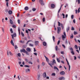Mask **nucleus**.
<instances>
[{
	"mask_svg": "<svg viewBox=\"0 0 80 80\" xmlns=\"http://www.w3.org/2000/svg\"><path fill=\"white\" fill-rule=\"evenodd\" d=\"M51 63H52V64L50 63H48V64L49 65H50L51 67L52 68V65H53V63H56V62H55V60L54 59H53L52 62L51 61Z\"/></svg>",
	"mask_w": 80,
	"mask_h": 80,
	"instance_id": "obj_1",
	"label": "nucleus"
},
{
	"mask_svg": "<svg viewBox=\"0 0 80 80\" xmlns=\"http://www.w3.org/2000/svg\"><path fill=\"white\" fill-rule=\"evenodd\" d=\"M70 50L71 51H73V48H71L70 49Z\"/></svg>",
	"mask_w": 80,
	"mask_h": 80,
	"instance_id": "obj_40",
	"label": "nucleus"
},
{
	"mask_svg": "<svg viewBox=\"0 0 80 80\" xmlns=\"http://www.w3.org/2000/svg\"><path fill=\"white\" fill-rule=\"evenodd\" d=\"M61 27H62V30H63V24H62V23H61Z\"/></svg>",
	"mask_w": 80,
	"mask_h": 80,
	"instance_id": "obj_27",
	"label": "nucleus"
},
{
	"mask_svg": "<svg viewBox=\"0 0 80 80\" xmlns=\"http://www.w3.org/2000/svg\"><path fill=\"white\" fill-rule=\"evenodd\" d=\"M57 60L58 62H60V59L58 58H57Z\"/></svg>",
	"mask_w": 80,
	"mask_h": 80,
	"instance_id": "obj_28",
	"label": "nucleus"
},
{
	"mask_svg": "<svg viewBox=\"0 0 80 80\" xmlns=\"http://www.w3.org/2000/svg\"><path fill=\"white\" fill-rule=\"evenodd\" d=\"M60 10H61V8H60L59 9V10L58 11V13H60Z\"/></svg>",
	"mask_w": 80,
	"mask_h": 80,
	"instance_id": "obj_53",
	"label": "nucleus"
},
{
	"mask_svg": "<svg viewBox=\"0 0 80 80\" xmlns=\"http://www.w3.org/2000/svg\"><path fill=\"white\" fill-rule=\"evenodd\" d=\"M24 10H28V7H26L24 8Z\"/></svg>",
	"mask_w": 80,
	"mask_h": 80,
	"instance_id": "obj_12",
	"label": "nucleus"
},
{
	"mask_svg": "<svg viewBox=\"0 0 80 80\" xmlns=\"http://www.w3.org/2000/svg\"><path fill=\"white\" fill-rule=\"evenodd\" d=\"M69 71L70 70V65H69Z\"/></svg>",
	"mask_w": 80,
	"mask_h": 80,
	"instance_id": "obj_58",
	"label": "nucleus"
},
{
	"mask_svg": "<svg viewBox=\"0 0 80 80\" xmlns=\"http://www.w3.org/2000/svg\"><path fill=\"white\" fill-rule=\"evenodd\" d=\"M5 12L6 13H8V9H6L5 10Z\"/></svg>",
	"mask_w": 80,
	"mask_h": 80,
	"instance_id": "obj_49",
	"label": "nucleus"
},
{
	"mask_svg": "<svg viewBox=\"0 0 80 80\" xmlns=\"http://www.w3.org/2000/svg\"><path fill=\"white\" fill-rule=\"evenodd\" d=\"M63 34L64 35H62V40H65V38H66V37L67 36L66 35V33L65 32H64Z\"/></svg>",
	"mask_w": 80,
	"mask_h": 80,
	"instance_id": "obj_2",
	"label": "nucleus"
},
{
	"mask_svg": "<svg viewBox=\"0 0 80 80\" xmlns=\"http://www.w3.org/2000/svg\"><path fill=\"white\" fill-rule=\"evenodd\" d=\"M8 13L9 15H11L12 14V11L11 10H9L8 11Z\"/></svg>",
	"mask_w": 80,
	"mask_h": 80,
	"instance_id": "obj_8",
	"label": "nucleus"
},
{
	"mask_svg": "<svg viewBox=\"0 0 80 80\" xmlns=\"http://www.w3.org/2000/svg\"><path fill=\"white\" fill-rule=\"evenodd\" d=\"M35 45H38V43H39V42H38V41H35Z\"/></svg>",
	"mask_w": 80,
	"mask_h": 80,
	"instance_id": "obj_10",
	"label": "nucleus"
},
{
	"mask_svg": "<svg viewBox=\"0 0 80 80\" xmlns=\"http://www.w3.org/2000/svg\"><path fill=\"white\" fill-rule=\"evenodd\" d=\"M40 77V75H38V77H37L38 80H39Z\"/></svg>",
	"mask_w": 80,
	"mask_h": 80,
	"instance_id": "obj_21",
	"label": "nucleus"
},
{
	"mask_svg": "<svg viewBox=\"0 0 80 80\" xmlns=\"http://www.w3.org/2000/svg\"><path fill=\"white\" fill-rule=\"evenodd\" d=\"M18 57H20L21 56V54H20V53H18Z\"/></svg>",
	"mask_w": 80,
	"mask_h": 80,
	"instance_id": "obj_50",
	"label": "nucleus"
},
{
	"mask_svg": "<svg viewBox=\"0 0 80 80\" xmlns=\"http://www.w3.org/2000/svg\"><path fill=\"white\" fill-rule=\"evenodd\" d=\"M21 35L22 37H24V34L22 32H21Z\"/></svg>",
	"mask_w": 80,
	"mask_h": 80,
	"instance_id": "obj_43",
	"label": "nucleus"
},
{
	"mask_svg": "<svg viewBox=\"0 0 80 80\" xmlns=\"http://www.w3.org/2000/svg\"><path fill=\"white\" fill-rule=\"evenodd\" d=\"M58 33L59 34L60 32V31H61V28L60 27H58Z\"/></svg>",
	"mask_w": 80,
	"mask_h": 80,
	"instance_id": "obj_3",
	"label": "nucleus"
},
{
	"mask_svg": "<svg viewBox=\"0 0 80 80\" xmlns=\"http://www.w3.org/2000/svg\"><path fill=\"white\" fill-rule=\"evenodd\" d=\"M30 69L28 68H27V69H26V72H30Z\"/></svg>",
	"mask_w": 80,
	"mask_h": 80,
	"instance_id": "obj_15",
	"label": "nucleus"
},
{
	"mask_svg": "<svg viewBox=\"0 0 80 80\" xmlns=\"http://www.w3.org/2000/svg\"><path fill=\"white\" fill-rule=\"evenodd\" d=\"M29 45L30 47H33V45L31 44H30Z\"/></svg>",
	"mask_w": 80,
	"mask_h": 80,
	"instance_id": "obj_37",
	"label": "nucleus"
},
{
	"mask_svg": "<svg viewBox=\"0 0 80 80\" xmlns=\"http://www.w3.org/2000/svg\"><path fill=\"white\" fill-rule=\"evenodd\" d=\"M24 67H27V68H29V67H30V66H29L28 65H25L24 66Z\"/></svg>",
	"mask_w": 80,
	"mask_h": 80,
	"instance_id": "obj_26",
	"label": "nucleus"
},
{
	"mask_svg": "<svg viewBox=\"0 0 80 80\" xmlns=\"http://www.w3.org/2000/svg\"><path fill=\"white\" fill-rule=\"evenodd\" d=\"M31 40H29V41H28V42L26 43V44H28V42H31Z\"/></svg>",
	"mask_w": 80,
	"mask_h": 80,
	"instance_id": "obj_56",
	"label": "nucleus"
},
{
	"mask_svg": "<svg viewBox=\"0 0 80 80\" xmlns=\"http://www.w3.org/2000/svg\"><path fill=\"white\" fill-rule=\"evenodd\" d=\"M62 47H63V48H65V45H64L63 44H62Z\"/></svg>",
	"mask_w": 80,
	"mask_h": 80,
	"instance_id": "obj_47",
	"label": "nucleus"
},
{
	"mask_svg": "<svg viewBox=\"0 0 80 80\" xmlns=\"http://www.w3.org/2000/svg\"><path fill=\"white\" fill-rule=\"evenodd\" d=\"M65 43L66 44H67V43H68L67 40L65 41Z\"/></svg>",
	"mask_w": 80,
	"mask_h": 80,
	"instance_id": "obj_64",
	"label": "nucleus"
},
{
	"mask_svg": "<svg viewBox=\"0 0 80 80\" xmlns=\"http://www.w3.org/2000/svg\"><path fill=\"white\" fill-rule=\"evenodd\" d=\"M58 79L59 80H65V78L63 77H60L59 78H58Z\"/></svg>",
	"mask_w": 80,
	"mask_h": 80,
	"instance_id": "obj_5",
	"label": "nucleus"
},
{
	"mask_svg": "<svg viewBox=\"0 0 80 80\" xmlns=\"http://www.w3.org/2000/svg\"><path fill=\"white\" fill-rule=\"evenodd\" d=\"M17 35V34H16L15 33H14L13 34V36L14 37H16V36Z\"/></svg>",
	"mask_w": 80,
	"mask_h": 80,
	"instance_id": "obj_22",
	"label": "nucleus"
},
{
	"mask_svg": "<svg viewBox=\"0 0 80 80\" xmlns=\"http://www.w3.org/2000/svg\"><path fill=\"white\" fill-rule=\"evenodd\" d=\"M69 30H70V27H68L67 28V31L68 32V31H69Z\"/></svg>",
	"mask_w": 80,
	"mask_h": 80,
	"instance_id": "obj_16",
	"label": "nucleus"
},
{
	"mask_svg": "<svg viewBox=\"0 0 80 80\" xmlns=\"http://www.w3.org/2000/svg\"><path fill=\"white\" fill-rule=\"evenodd\" d=\"M73 22L74 23H75V19H74L73 20Z\"/></svg>",
	"mask_w": 80,
	"mask_h": 80,
	"instance_id": "obj_63",
	"label": "nucleus"
},
{
	"mask_svg": "<svg viewBox=\"0 0 80 80\" xmlns=\"http://www.w3.org/2000/svg\"><path fill=\"white\" fill-rule=\"evenodd\" d=\"M39 3H40L41 5L42 6L44 5V3H43V0H39Z\"/></svg>",
	"mask_w": 80,
	"mask_h": 80,
	"instance_id": "obj_4",
	"label": "nucleus"
},
{
	"mask_svg": "<svg viewBox=\"0 0 80 80\" xmlns=\"http://www.w3.org/2000/svg\"><path fill=\"white\" fill-rule=\"evenodd\" d=\"M28 63H29V64H31V65H32V64H33V63H32V62H31L30 61H29L28 62Z\"/></svg>",
	"mask_w": 80,
	"mask_h": 80,
	"instance_id": "obj_36",
	"label": "nucleus"
},
{
	"mask_svg": "<svg viewBox=\"0 0 80 80\" xmlns=\"http://www.w3.org/2000/svg\"><path fill=\"white\" fill-rule=\"evenodd\" d=\"M43 44L44 46H46L47 45V43L46 42H43Z\"/></svg>",
	"mask_w": 80,
	"mask_h": 80,
	"instance_id": "obj_13",
	"label": "nucleus"
},
{
	"mask_svg": "<svg viewBox=\"0 0 80 80\" xmlns=\"http://www.w3.org/2000/svg\"><path fill=\"white\" fill-rule=\"evenodd\" d=\"M32 10L33 11V12L35 11L36 10V9L35 8H33L32 9Z\"/></svg>",
	"mask_w": 80,
	"mask_h": 80,
	"instance_id": "obj_41",
	"label": "nucleus"
},
{
	"mask_svg": "<svg viewBox=\"0 0 80 80\" xmlns=\"http://www.w3.org/2000/svg\"><path fill=\"white\" fill-rule=\"evenodd\" d=\"M25 60L27 62H28V59L27 58H25Z\"/></svg>",
	"mask_w": 80,
	"mask_h": 80,
	"instance_id": "obj_57",
	"label": "nucleus"
},
{
	"mask_svg": "<svg viewBox=\"0 0 80 80\" xmlns=\"http://www.w3.org/2000/svg\"><path fill=\"white\" fill-rule=\"evenodd\" d=\"M54 69H56V70H57L58 71V69L57 67L56 66H54Z\"/></svg>",
	"mask_w": 80,
	"mask_h": 80,
	"instance_id": "obj_19",
	"label": "nucleus"
},
{
	"mask_svg": "<svg viewBox=\"0 0 80 80\" xmlns=\"http://www.w3.org/2000/svg\"><path fill=\"white\" fill-rule=\"evenodd\" d=\"M6 5L7 7H8V2H6Z\"/></svg>",
	"mask_w": 80,
	"mask_h": 80,
	"instance_id": "obj_46",
	"label": "nucleus"
},
{
	"mask_svg": "<svg viewBox=\"0 0 80 80\" xmlns=\"http://www.w3.org/2000/svg\"><path fill=\"white\" fill-rule=\"evenodd\" d=\"M75 48H76V49H78V46H77V45H75Z\"/></svg>",
	"mask_w": 80,
	"mask_h": 80,
	"instance_id": "obj_38",
	"label": "nucleus"
},
{
	"mask_svg": "<svg viewBox=\"0 0 80 80\" xmlns=\"http://www.w3.org/2000/svg\"><path fill=\"white\" fill-rule=\"evenodd\" d=\"M9 53L10 55H12V56L13 55V54L11 52H9Z\"/></svg>",
	"mask_w": 80,
	"mask_h": 80,
	"instance_id": "obj_34",
	"label": "nucleus"
},
{
	"mask_svg": "<svg viewBox=\"0 0 80 80\" xmlns=\"http://www.w3.org/2000/svg\"><path fill=\"white\" fill-rule=\"evenodd\" d=\"M45 58H46V60L47 62H49V60H48V58H47V57L46 56H45Z\"/></svg>",
	"mask_w": 80,
	"mask_h": 80,
	"instance_id": "obj_18",
	"label": "nucleus"
},
{
	"mask_svg": "<svg viewBox=\"0 0 80 80\" xmlns=\"http://www.w3.org/2000/svg\"><path fill=\"white\" fill-rule=\"evenodd\" d=\"M52 38H53V42H55V37H54V36H53Z\"/></svg>",
	"mask_w": 80,
	"mask_h": 80,
	"instance_id": "obj_30",
	"label": "nucleus"
},
{
	"mask_svg": "<svg viewBox=\"0 0 80 80\" xmlns=\"http://www.w3.org/2000/svg\"><path fill=\"white\" fill-rule=\"evenodd\" d=\"M60 25H61V23L60 22H58V26H60Z\"/></svg>",
	"mask_w": 80,
	"mask_h": 80,
	"instance_id": "obj_32",
	"label": "nucleus"
},
{
	"mask_svg": "<svg viewBox=\"0 0 80 80\" xmlns=\"http://www.w3.org/2000/svg\"><path fill=\"white\" fill-rule=\"evenodd\" d=\"M45 18H43L42 19L43 22H45Z\"/></svg>",
	"mask_w": 80,
	"mask_h": 80,
	"instance_id": "obj_39",
	"label": "nucleus"
},
{
	"mask_svg": "<svg viewBox=\"0 0 80 80\" xmlns=\"http://www.w3.org/2000/svg\"><path fill=\"white\" fill-rule=\"evenodd\" d=\"M27 51L28 52H30V51H31V49L30 48H28L26 49Z\"/></svg>",
	"mask_w": 80,
	"mask_h": 80,
	"instance_id": "obj_9",
	"label": "nucleus"
},
{
	"mask_svg": "<svg viewBox=\"0 0 80 80\" xmlns=\"http://www.w3.org/2000/svg\"><path fill=\"white\" fill-rule=\"evenodd\" d=\"M78 4H80V0H78Z\"/></svg>",
	"mask_w": 80,
	"mask_h": 80,
	"instance_id": "obj_62",
	"label": "nucleus"
},
{
	"mask_svg": "<svg viewBox=\"0 0 80 80\" xmlns=\"http://www.w3.org/2000/svg\"><path fill=\"white\" fill-rule=\"evenodd\" d=\"M43 78H46L47 77V74H46V72H45L43 73Z\"/></svg>",
	"mask_w": 80,
	"mask_h": 80,
	"instance_id": "obj_6",
	"label": "nucleus"
},
{
	"mask_svg": "<svg viewBox=\"0 0 80 80\" xmlns=\"http://www.w3.org/2000/svg\"><path fill=\"white\" fill-rule=\"evenodd\" d=\"M11 43L13 45V46H14V43H13V40H12L11 41Z\"/></svg>",
	"mask_w": 80,
	"mask_h": 80,
	"instance_id": "obj_14",
	"label": "nucleus"
},
{
	"mask_svg": "<svg viewBox=\"0 0 80 80\" xmlns=\"http://www.w3.org/2000/svg\"><path fill=\"white\" fill-rule=\"evenodd\" d=\"M62 16H63V18H65V14H64L63 13H62Z\"/></svg>",
	"mask_w": 80,
	"mask_h": 80,
	"instance_id": "obj_45",
	"label": "nucleus"
},
{
	"mask_svg": "<svg viewBox=\"0 0 80 80\" xmlns=\"http://www.w3.org/2000/svg\"><path fill=\"white\" fill-rule=\"evenodd\" d=\"M10 22L11 24H13V21H12V20L11 19L10 20Z\"/></svg>",
	"mask_w": 80,
	"mask_h": 80,
	"instance_id": "obj_20",
	"label": "nucleus"
},
{
	"mask_svg": "<svg viewBox=\"0 0 80 80\" xmlns=\"http://www.w3.org/2000/svg\"><path fill=\"white\" fill-rule=\"evenodd\" d=\"M22 48H26V46H25V45H23L22 46Z\"/></svg>",
	"mask_w": 80,
	"mask_h": 80,
	"instance_id": "obj_54",
	"label": "nucleus"
},
{
	"mask_svg": "<svg viewBox=\"0 0 80 80\" xmlns=\"http://www.w3.org/2000/svg\"><path fill=\"white\" fill-rule=\"evenodd\" d=\"M74 35H77V32L75 31H74Z\"/></svg>",
	"mask_w": 80,
	"mask_h": 80,
	"instance_id": "obj_42",
	"label": "nucleus"
},
{
	"mask_svg": "<svg viewBox=\"0 0 80 80\" xmlns=\"http://www.w3.org/2000/svg\"><path fill=\"white\" fill-rule=\"evenodd\" d=\"M74 17V16L73 15H72L71 16V18L72 19H73Z\"/></svg>",
	"mask_w": 80,
	"mask_h": 80,
	"instance_id": "obj_29",
	"label": "nucleus"
},
{
	"mask_svg": "<svg viewBox=\"0 0 80 80\" xmlns=\"http://www.w3.org/2000/svg\"><path fill=\"white\" fill-rule=\"evenodd\" d=\"M55 48L56 51H57V50H58V46H56Z\"/></svg>",
	"mask_w": 80,
	"mask_h": 80,
	"instance_id": "obj_24",
	"label": "nucleus"
},
{
	"mask_svg": "<svg viewBox=\"0 0 80 80\" xmlns=\"http://www.w3.org/2000/svg\"><path fill=\"white\" fill-rule=\"evenodd\" d=\"M18 24H20V19H18Z\"/></svg>",
	"mask_w": 80,
	"mask_h": 80,
	"instance_id": "obj_31",
	"label": "nucleus"
},
{
	"mask_svg": "<svg viewBox=\"0 0 80 80\" xmlns=\"http://www.w3.org/2000/svg\"><path fill=\"white\" fill-rule=\"evenodd\" d=\"M71 53L72 55H74L75 54V53L74 52H73V51H71Z\"/></svg>",
	"mask_w": 80,
	"mask_h": 80,
	"instance_id": "obj_23",
	"label": "nucleus"
},
{
	"mask_svg": "<svg viewBox=\"0 0 80 80\" xmlns=\"http://www.w3.org/2000/svg\"><path fill=\"white\" fill-rule=\"evenodd\" d=\"M61 54H62V55H63V54H64V52L63 51L61 52Z\"/></svg>",
	"mask_w": 80,
	"mask_h": 80,
	"instance_id": "obj_55",
	"label": "nucleus"
},
{
	"mask_svg": "<svg viewBox=\"0 0 80 80\" xmlns=\"http://www.w3.org/2000/svg\"><path fill=\"white\" fill-rule=\"evenodd\" d=\"M18 32H20V28H18Z\"/></svg>",
	"mask_w": 80,
	"mask_h": 80,
	"instance_id": "obj_61",
	"label": "nucleus"
},
{
	"mask_svg": "<svg viewBox=\"0 0 80 80\" xmlns=\"http://www.w3.org/2000/svg\"><path fill=\"white\" fill-rule=\"evenodd\" d=\"M60 73L61 75H65V72H64V71H62Z\"/></svg>",
	"mask_w": 80,
	"mask_h": 80,
	"instance_id": "obj_7",
	"label": "nucleus"
},
{
	"mask_svg": "<svg viewBox=\"0 0 80 80\" xmlns=\"http://www.w3.org/2000/svg\"><path fill=\"white\" fill-rule=\"evenodd\" d=\"M25 53L27 55H30L29 53L27 51H26V52H25Z\"/></svg>",
	"mask_w": 80,
	"mask_h": 80,
	"instance_id": "obj_17",
	"label": "nucleus"
},
{
	"mask_svg": "<svg viewBox=\"0 0 80 80\" xmlns=\"http://www.w3.org/2000/svg\"><path fill=\"white\" fill-rule=\"evenodd\" d=\"M73 38V35H72L70 37V38L71 39H72Z\"/></svg>",
	"mask_w": 80,
	"mask_h": 80,
	"instance_id": "obj_44",
	"label": "nucleus"
},
{
	"mask_svg": "<svg viewBox=\"0 0 80 80\" xmlns=\"http://www.w3.org/2000/svg\"><path fill=\"white\" fill-rule=\"evenodd\" d=\"M34 54L35 55H36V56H37V53H34Z\"/></svg>",
	"mask_w": 80,
	"mask_h": 80,
	"instance_id": "obj_60",
	"label": "nucleus"
},
{
	"mask_svg": "<svg viewBox=\"0 0 80 80\" xmlns=\"http://www.w3.org/2000/svg\"><path fill=\"white\" fill-rule=\"evenodd\" d=\"M60 40H59L58 41V45H59V43H60Z\"/></svg>",
	"mask_w": 80,
	"mask_h": 80,
	"instance_id": "obj_35",
	"label": "nucleus"
},
{
	"mask_svg": "<svg viewBox=\"0 0 80 80\" xmlns=\"http://www.w3.org/2000/svg\"><path fill=\"white\" fill-rule=\"evenodd\" d=\"M18 48L17 47V45H15V49H16V48Z\"/></svg>",
	"mask_w": 80,
	"mask_h": 80,
	"instance_id": "obj_59",
	"label": "nucleus"
},
{
	"mask_svg": "<svg viewBox=\"0 0 80 80\" xmlns=\"http://www.w3.org/2000/svg\"><path fill=\"white\" fill-rule=\"evenodd\" d=\"M22 49V51L23 53H25L27 51L25 50V49Z\"/></svg>",
	"mask_w": 80,
	"mask_h": 80,
	"instance_id": "obj_25",
	"label": "nucleus"
},
{
	"mask_svg": "<svg viewBox=\"0 0 80 80\" xmlns=\"http://www.w3.org/2000/svg\"><path fill=\"white\" fill-rule=\"evenodd\" d=\"M12 27H13V28H16V27H17V26H16V25H13L12 26Z\"/></svg>",
	"mask_w": 80,
	"mask_h": 80,
	"instance_id": "obj_48",
	"label": "nucleus"
},
{
	"mask_svg": "<svg viewBox=\"0 0 80 80\" xmlns=\"http://www.w3.org/2000/svg\"><path fill=\"white\" fill-rule=\"evenodd\" d=\"M51 8H54V7H55V5H54V4H52L51 5Z\"/></svg>",
	"mask_w": 80,
	"mask_h": 80,
	"instance_id": "obj_11",
	"label": "nucleus"
},
{
	"mask_svg": "<svg viewBox=\"0 0 80 80\" xmlns=\"http://www.w3.org/2000/svg\"><path fill=\"white\" fill-rule=\"evenodd\" d=\"M45 65V63H44V62H43L42 63V65H43V66H44V65Z\"/></svg>",
	"mask_w": 80,
	"mask_h": 80,
	"instance_id": "obj_52",
	"label": "nucleus"
},
{
	"mask_svg": "<svg viewBox=\"0 0 80 80\" xmlns=\"http://www.w3.org/2000/svg\"><path fill=\"white\" fill-rule=\"evenodd\" d=\"M55 73H53L52 74V76H55Z\"/></svg>",
	"mask_w": 80,
	"mask_h": 80,
	"instance_id": "obj_33",
	"label": "nucleus"
},
{
	"mask_svg": "<svg viewBox=\"0 0 80 80\" xmlns=\"http://www.w3.org/2000/svg\"><path fill=\"white\" fill-rule=\"evenodd\" d=\"M72 30H75V29L74 28L72 27L71 28Z\"/></svg>",
	"mask_w": 80,
	"mask_h": 80,
	"instance_id": "obj_51",
	"label": "nucleus"
}]
</instances>
